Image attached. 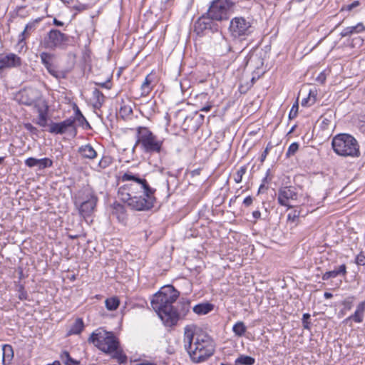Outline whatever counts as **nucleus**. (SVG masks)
Here are the masks:
<instances>
[{
	"instance_id": "cd10ccee",
	"label": "nucleus",
	"mask_w": 365,
	"mask_h": 365,
	"mask_svg": "<svg viewBox=\"0 0 365 365\" xmlns=\"http://www.w3.org/2000/svg\"><path fill=\"white\" fill-rule=\"evenodd\" d=\"M126 210L124 205L115 202L113 205V214L115 215L119 221L123 222L126 219Z\"/></svg>"
},
{
	"instance_id": "4468645a",
	"label": "nucleus",
	"mask_w": 365,
	"mask_h": 365,
	"mask_svg": "<svg viewBox=\"0 0 365 365\" xmlns=\"http://www.w3.org/2000/svg\"><path fill=\"white\" fill-rule=\"evenodd\" d=\"M161 319L163 324L167 327H173L179 322L177 309L175 306H168L160 309H154Z\"/></svg>"
},
{
	"instance_id": "412c9836",
	"label": "nucleus",
	"mask_w": 365,
	"mask_h": 365,
	"mask_svg": "<svg viewBox=\"0 0 365 365\" xmlns=\"http://www.w3.org/2000/svg\"><path fill=\"white\" fill-rule=\"evenodd\" d=\"M175 308L177 309L178 320L185 319L191 308L190 301L189 299L182 298L178 303Z\"/></svg>"
},
{
	"instance_id": "72a5a7b5",
	"label": "nucleus",
	"mask_w": 365,
	"mask_h": 365,
	"mask_svg": "<svg viewBox=\"0 0 365 365\" xmlns=\"http://www.w3.org/2000/svg\"><path fill=\"white\" fill-rule=\"evenodd\" d=\"M232 331L237 336H242L247 331V327L242 322H237L232 327Z\"/></svg>"
},
{
	"instance_id": "7c9ffc66",
	"label": "nucleus",
	"mask_w": 365,
	"mask_h": 365,
	"mask_svg": "<svg viewBox=\"0 0 365 365\" xmlns=\"http://www.w3.org/2000/svg\"><path fill=\"white\" fill-rule=\"evenodd\" d=\"M75 115L76 116L71 118H75V122L78 121L79 125L84 127L86 125V128H91L89 123L87 121L86 118L83 116L81 110H79L77 106H75L74 108Z\"/></svg>"
},
{
	"instance_id": "864d4df0",
	"label": "nucleus",
	"mask_w": 365,
	"mask_h": 365,
	"mask_svg": "<svg viewBox=\"0 0 365 365\" xmlns=\"http://www.w3.org/2000/svg\"><path fill=\"white\" fill-rule=\"evenodd\" d=\"M355 262L357 265L365 266V255L361 252L355 259Z\"/></svg>"
},
{
	"instance_id": "de8ad7c7",
	"label": "nucleus",
	"mask_w": 365,
	"mask_h": 365,
	"mask_svg": "<svg viewBox=\"0 0 365 365\" xmlns=\"http://www.w3.org/2000/svg\"><path fill=\"white\" fill-rule=\"evenodd\" d=\"M312 93H314V92L312 91V90H310L308 97L302 100V105L303 106H310L315 103V98H312Z\"/></svg>"
},
{
	"instance_id": "423d86ee",
	"label": "nucleus",
	"mask_w": 365,
	"mask_h": 365,
	"mask_svg": "<svg viewBox=\"0 0 365 365\" xmlns=\"http://www.w3.org/2000/svg\"><path fill=\"white\" fill-rule=\"evenodd\" d=\"M98 200V197L93 190L85 189L78 193L74 203L78 207L80 215L86 219L94 212Z\"/></svg>"
},
{
	"instance_id": "f8f14e48",
	"label": "nucleus",
	"mask_w": 365,
	"mask_h": 365,
	"mask_svg": "<svg viewBox=\"0 0 365 365\" xmlns=\"http://www.w3.org/2000/svg\"><path fill=\"white\" fill-rule=\"evenodd\" d=\"M210 46L214 52L219 56H225L232 51V47L227 38L220 30L213 34L210 38Z\"/></svg>"
},
{
	"instance_id": "c9c22d12",
	"label": "nucleus",
	"mask_w": 365,
	"mask_h": 365,
	"mask_svg": "<svg viewBox=\"0 0 365 365\" xmlns=\"http://www.w3.org/2000/svg\"><path fill=\"white\" fill-rule=\"evenodd\" d=\"M204 119V115L199 114L197 112L194 113L191 115L186 116V120L187 121H195V123L197 124L198 128H200L202 125Z\"/></svg>"
},
{
	"instance_id": "a211bd4d",
	"label": "nucleus",
	"mask_w": 365,
	"mask_h": 365,
	"mask_svg": "<svg viewBox=\"0 0 365 365\" xmlns=\"http://www.w3.org/2000/svg\"><path fill=\"white\" fill-rule=\"evenodd\" d=\"M75 118H68L60 123H52L49 125L48 132L53 134H64L69 128H73L75 134L76 129L75 128Z\"/></svg>"
},
{
	"instance_id": "c03bdc74",
	"label": "nucleus",
	"mask_w": 365,
	"mask_h": 365,
	"mask_svg": "<svg viewBox=\"0 0 365 365\" xmlns=\"http://www.w3.org/2000/svg\"><path fill=\"white\" fill-rule=\"evenodd\" d=\"M18 298L20 300H27L29 298L27 292L25 290L24 286L22 284H19L18 286Z\"/></svg>"
},
{
	"instance_id": "69168bd1",
	"label": "nucleus",
	"mask_w": 365,
	"mask_h": 365,
	"mask_svg": "<svg viewBox=\"0 0 365 365\" xmlns=\"http://www.w3.org/2000/svg\"><path fill=\"white\" fill-rule=\"evenodd\" d=\"M325 80H326V76L323 72L320 73L319 75L317 78V81L321 83H324Z\"/></svg>"
},
{
	"instance_id": "3c124183",
	"label": "nucleus",
	"mask_w": 365,
	"mask_h": 365,
	"mask_svg": "<svg viewBox=\"0 0 365 365\" xmlns=\"http://www.w3.org/2000/svg\"><path fill=\"white\" fill-rule=\"evenodd\" d=\"M24 127L26 130H28L32 135H38V130L36 127H34L31 123H24Z\"/></svg>"
},
{
	"instance_id": "0eeeda50",
	"label": "nucleus",
	"mask_w": 365,
	"mask_h": 365,
	"mask_svg": "<svg viewBox=\"0 0 365 365\" xmlns=\"http://www.w3.org/2000/svg\"><path fill=\"white\" fill-rule=\"evenodd\" d=\"M179 296L180 292L173 285L163 286L153 295L151 306L153 309H160L164 306H172Z\"/></svg>"
},
{
	"instance_id": "13d9d810",
	"label": "nucleus",
	"mask_w": 365,
	"mask_h": 365,
	"mask_svg": "<svg viewBox=\"0 0 365 365\" xmlns=\"http://www.w3.org/2000/svg\"><path fill=\"white\" fill-rule=\"evenodd\" d=\"M133 113L132 108L130 106H122L120 108V114L123 116L128 115Z\"/></svg>"
},
{
	"instance_id": "ddd939ff",
	"label": "nucleus",
	"mask_w": 365,
	"mask_h": 365,
	"mask_svg": "<svg viewBox=\"0 0 365 365\" xmlns=\"http://www.w3.org/2000/svg\"><path fill=\"white\" fill-rule=\"evenodd\" d=\"M40 59L41 63L44 66L47 71L53 77L56 79L66 78L67 76V71L63 70H58L53 63L55 58L53 53L48 52H42L40 53Z\"/></svg>"
},
{
	"instance_id": "a878e982",
	"label": "nucleus",
	"mask_w": 365,
	"mask_h": 365,
	"mask_svg": "<svg viewBox=\"0 0 365 365\" xmlns=\"http://www.w3.org/2000/svg\"><path fill=\"white\" fill-rule=\"evenodd\" d=\"M213 304L210 303H201L195 305L192 310L197 315H204L210 312L213 309Z\"/></svg>"
},
{
	"instance_id": "6ab92c4d",
	"label": "nucleus",
	"mask_w": 365,
	"mask_h": 365,
	"mask_svg": "<svg viewBox=\"0 0 365 365\" xmlns=\"http://www.w3.org/2000/svg\"><path fill=\"white\" fill-rule=\"evenodd\" d=\"M196 328L197 327L195 324H188L184 328L183 343L186 351L190 349L194 344L193 340H195L197 335L195 334Z\"/></svg>"
},
{
	"instance_id": "0e129e2a",
	"label": "nucleus",
	"mask_w": 365,
	"mask_h": 365,
	"mask_svg": "<svg viewBox=\"0 0 365 365\" xmlns=\"http://www.w3.org/2000/svg\"><path fill=\"white\" fill-rule=\"evenodd\" d=\"M253 202V199L251 196H247V197L245 198L244 201H243V204L245 205V206L246 207H249L252 205Z\"/></svg>"
},
{
	"instance_id": "338daca9",
	"label": "nucleus",
	"mask_w": 365,
	"mask_h": 365,
	"mask_svg": "<svg viewBox=\"0 0 365 365\" xmlns=\"http://www.w3.org/2000/svg\"><path fill=\"white\" fill-rule=\"evenodd\" d=\"M171 0H162V6L160 7L161 9H167V8L170 6Z\"/></svg>"
},
{
	"instance_id": "bb28decb",
	"label": "nucleus",
	"mask_w": 365,
	"mask_h": 365,
	"mask_svg": "<svg viewBox=\"0 0 365 365\" xmlns=\"http://www.w3.org/2000/svg\"><path fill=\"white\" fill-rule=\"evenodd\" d=\"M151 83H152V75L148 74L146 76L144 81L143 82V83L140 86V90H141L140 96L145 97L150 94V93L153 90V86H151Z\"/></svg>"
},
{
	"instance_id": "9b49d317",
	"label": "nucleus",
	"mask_w": 365,
	"mask_h": 365,
	"mask_svg": "<svg viewBox=\"0 0 365 365\" xmlns=\"http://www.w3.org/2000/svg\"><path fill=\"white\" fill-rule=\"evenodd\" d=\"M215 19H212L210 15L207 14V12L200 16L193 24V31L197 36L202 37L210 33L214 34L218 31L219 25L215 22Z\"/></svg>"
},
{
	"instance_id": "4be33fe9",
	"label": "nucleus",
	"mask_w": 365,
	"mask_h": 365,
	"mask_svg": "<svg viewBox=\"0 0 365 365\" xmlns=\"http://www.w3.org/2000/svg\"><path fill=\"white\" fill-rule=\"evenodd\" d=\"M41 21V18H38L35 20H33L30 22H29L25 28L24 30L19 34V43H21L27 38L36 29L37 24Z\"/></svg>"
},
{
	"instance_id": "e433bc0d",
	"label": "nucleus",
	"mask_w": 365,
	"mask_h": 365,
	"mask_svg": "<svg viewBox=\"0 0 365 365\" xmlns=\"http://www.w3.org/2000/svg\"><path fill=\"white\" fill-rule=\"evenodd\" d=\"M106 307L108 310L113 311L117 309L120 302L117 297L108 298L106 300Z\"/></svg>"
},
{
	"instance_id": "6e6552de",
	"label": "nucleus",
	"mask_w": 365,
	"mask_h": 365,
	"mask_svg": "<svg viewBox=\"0 0 365 365\" xmlns=\"http://www.w3.org/2000/svg\"><path fill=\"white\" fill-rule=\"evenodd\" d=\"M69 36L58 29H51L40 42L43 48L55 50L67 46Z\"/></svg>"
},
{
	"instance_id": "f704fd0d",
	"label": "nucleus",
	"mask_w": 365,
	"mask_h": 365,
	"mask_svg": "<svg viewBox=\"0 0 365 365\" xmlns=\"http://www.w3.org/2000/svg\"><path fill=\"white\" fill-rule=\"evenodd\" d=\"M204 119V115L199 114L197 112L194 113L191 115L186 116V120L187 121H195V123L197 124L198 128H200L202 125Z\"/></svg>"
},
{
	"instance_id": "79ce46f5",
	"label": "nucleus",
	"mask_w": 365,
	"mask_h": 365,
	"mask_svg": "<svg viewBox=\"0 0 365 365\" xmlns=\"http://www.w3.org/2000/svg\"><path fill=\"white\" fill-rule=\"evenodd\" d=\"M364 315L356 311L354 312L353 314L347 317L344 322H348L350 320H353L356 323H361L363 322Z\"/></svg>"
},
{
	"instance_id": "f257e3e1",
	"label": "nucleus",
	"mask_w": 365,
	"mask_h": 365,
	"mask_svg": "<svg viewBox=\"0 0 365 365\" xmlns=\"http://www.w3.org/2000/svg\"><path fill=\"white\" fill-rule=\"evenodd\" d=\"M120 180L131 182L119 187L118 196L121 201L137 211H148L153 207L156 190L151 187L145 178L128 171L120 177Z\"/></svg>"
},
{
	"instance_id": "ea45409f",
	"label": "nucleus",
	"mask_w": 365,
	"mask_h": 365,
	"mask_svg": "<svg viewBox=\"0 0 365 365\" xmlns=\"http://www.w3.org/2000/svg\"><path fill=\"white\" fill-rule=\"evenodd\" d=\"M112 163V158L110 156H103L98 164V171L108 168Z\"/></svg>"
},
{
	"instance_id": "a18cd8bd",
	"label": "nucleus",
	"mask_w": 365,
	"mask_h": 365,
	"mask_svg": "<svg viewBox=\"0 0 365 365\" xmlns=\"http://www.w3.org/2000/svg\"><path fill=\"white\" fill-rule=\"evenodd\" d=\"M299 145L297 143H292L287 149L286 156L289 158L294 155L299 150Z\"/></svg>"
},
{
	"instance_id": "f3484780",
	"label": "nucleus",
	"mask_w": 365,
	"mask_h": 365,
	"mask_svg": "<svg viewBox=\"0 0 365 365\" xmlns=\"http://www.w3.org/2000/svg\"><path fill=\"white\" fill-rule=\"evenodd\" d=\"M21 64V58L14 53L0 54V71L5 68L20 67Z\"/></svg>"
},
{
	"instance_id": "473e14b6",
	"label": "nucleus",
	"mask_w": 365,
	"mask_h": 365,
	"mask_svg": "<svg viewBox=\"0 0 365 365\" xmlns=\"http://www.w3.org/2000/svg\"><path fill=\"white\" fill-rule=\"evenodd\" d=\"M235 361L237 365H253L255 359L250 356L242 354L235 359Z\"/></svg>"
},
{
	"instance_id": "e2e57ef3",
	"label": "nucleus",
	"mask_w": 365,
	"mask_h": 365,
	"mask_svg": "<svg viewBox=\"0 0 365 365\" xmlns=\"http://www.w3.org/2000/svg\"><path fill=\"white\" fill-rule=\"evenodd\" d=\"M269 145H267V148H265V150L263 151V153H262V155L260 156V161L262 163L264 162V160L266 159L267 155L269 153Z\"/></svg>"
},
{
	"instance_id": "bf43d9fd",
	"label": "nucleus",
	"mask_w": 365,
	"mask_h": 365,
	"mask_svg": "<svg viewBox=\"0 0 365 365\" xmlns=\"http://www.w3.org/2000/svg\"><path fill=\"white\" fill-rule=\"evenodd\" d=\"M96 86H98L101 88H106V89H110L111 88V83L110 80H108L105 82H95L94 83Z\"/></svg>"
},
{
	"instance_id": "aec40b11",
	"label": "nucleus",
	"mask_w": 365,
	"mask_h": 365,
	"mask_svg": "<svg viewBox=\"0 0 365 365\" xmlns=\"http://www.w3.org/2000/svg\"><path fill=\"white\" fill-rule=\"evenodd\" d=\"M347 267L345 264H341L338 267H335L334 269L327 271L322 276V279L327 281L329 279L336 278L339 276L345 277L347 274Z\"/></svg>"
},
{
	"instance_id": "39448f33",
	"label": "nucleus",
	"mask_w": 365,
	"mask_h": 365,
	"mask_svg": "<svg viewBox=\"0 0 365 365\" xmlns=\"http://www.w3.org/2000/svg\"><path fill=\"white\" fill-rule=\"evenodd\" d=\"M334 153L342 157L358 158L360 156L359 145L356 138L350 134L339 133L331 140Z\"/></svg>"
},
{
	"instance_id": "b1692460",
	"label": "nucleus",
	"mask_w": 365,
	"mask_h": 365,
	"mask_svg": "<svg viewBox=\"0 0 365 365\" xmlns=\"http://www.w3.org/2000/svg\"><path fill=\"white\" fill-rule=\"evenodd\" d=\"M2 363L4 365L9 364L14 357L13 348L9 344H4L2 347Z\"/></svg>"
},
{
	"instance_id": "2eb2a0df",
	"label": "nucleus",
	"mask_w": 365,
	"mask_h": 365,
	"mask_svg": "<svg viewBox=\"0 0 365 365\" xmlns=\"http://www.w3.org/2000/svg\"><path fill=\"white\" fill-rule=\"evenodd\" d=\"M298 198V193L297 188L293 186L282 187L278 190L277 201L278 203L288 209L292 208L293 206L290 204L291 201L297 200Z\"/></svg>"
},
{
	"instance_id": "7ed1b4c3",
	"label": "nucleus",
	"mask_w": 365,
	"mask_h": 365,
	"mask_svg": "<svg viewBox=\"0 0 365 365\" xmlns=\"http://www.w3.org/2000/svg\"><path fill=\"white\" fill-rule=\"evenodd\" d=\"M215 350V344L212 339L205 333H200L197 334L192 346L187 352L193 363L200 364L211 357Z\"/></svg>"
},
{
	"instance_id": "4c0bfd02",
	"label": "nucleus",
	"mask_w": 365,
	"mask_h": 365,
	"mask_svg": "<svg viewBox=\"0 0 365 365\" xmlns=\"http://www.w3.org/2000/svg\"><path fill=\"white\" fill-rule=\"evenodd\" d=\"M53 160L48 158L38 159V169L41 170L45 168H51L53 166Z\"/></svg>"
},
{
	"instance_id": "774afa93",
	"label": "nucleus",
	"mask_w": 365,
	"mask_h": 365,
	"mask_svg": "<svg viewBox=\"0 0 365 365\" xmlns=\"http://www.w3.org/2000/svg\"><path fill=\"white\" fill-rule=\"evenodd\" d=\"M48 107L47 105H44V107H38L37 108V110H38V115L40 113H44V112H47L48 113Z\"/></svg>"
},
{
	"instance_id": "393cba45",
	"label": "nucleus",
	"mask_w": 365,
	"mask_h": 365,
	"mask_svg": "<svg viewBox=\"0 0 365 365\" xmlns=\"http://www.w3.org/2000/svg\"><path fill=\"white\" fill-rule=\"evenodd\" d=\"M364 26L361 23L357 24L356 26H348L345 28L340 34L341 37L351 36L354 34H358L364 30Z\"/></svg>"
},
{
	"instance_id": "1a4fd4ad",
	"label": "nucleus",
	"mask_w": 365,
	"mask_h": 365,
	"mask_svg": "<svg viewBox=\"0 0 365 365\" xmlns=\"http://www.w3.org/2000/svg\"><path fill=\"white\" fill-rule=\"evenodd\" d=\"M234 3L231 0H212L207 14L217 21L227 20Z\"/></svg>"
},
{
	"instance_id": "37998d69",
	"label": "nucleus",
	"mask_w": 365,
	"mask_h": 365,
	"mask_svg": "<svg viewBox=\"0 0 365 365\" xmlns=\"http://www.w3.org/2000/svg\"><path fill=\"white\" fill-rule=\"evenodd\" d=\"M247 168L245 166L241 167L236 173L235 175V182L236 183H240L242 182V176L245 174Z\"/></svg>"
},
{
	"instance_id": "c85d7f7f",
	"label": "nucleus",
	"mask_w": 365,
	"mask_h": 365,
	"mask_svg": "<svg viewBox=\"0 0 365 365\" xmlns=\"http://www.w3.org/2000/svg\"><path fill=\"white\" fill-rule=\"evenodd\" d=\"M93 98L94 100L93 106L96 108H100L105 101V96L98 88L93 91Z\"/></svg>"
},
{
	"instance_id": "4d7b16f0",
	"label": "nucleus",
	"mask_w": 365,
	"mask_h": 365,
	"mask_svg": "<svg viewBox=\"0 0 365 365\" xmlns=\"http://www.w3.org/2000/svg\"><path fill=\"white\" fill-rule=\"evenodd\" d=\"M359 5H360L359 1H354L351 4L343 6L341 10V11H344V10L351 11L353 9L359 6Z\"/></svg>"
},
{
	"instance_id": "20e7f679",
	"label": "nucleus",
	"mask_w": 365,
	"mask_h": 365,
	"mask_svg": "<svg viewBox=\"0 0 365 365\" xmlns=\"http://www.w3.org/2000/svg\"><path fill=\"white\" fill-rule=\"evenodd\" d=\"M135 143L134 150L138 146L146 154L160 153L163 140L155 135L148 127L138 126L135 128Z\"/></svg>"
},
{
	"instance_id": "052dcab7",
	"label": "nucleus",
	"mask_w": 365,
	"mask_h": 365,
	"mask_svg": "<svg viewBox=\"0 0 365 365\" xmlns=\"http://www.w3.org/2000/svg\"><path fill=\"white\" fill-rule=\"evenodd\" d=\"M356 311L364 315L365 312V301L360 302L357 305Z\"/></svg>"
},
{
	"instance_id": "603ef678",
	"label": "nucleus",
	"mask_w": 365,
	"mask_h": 365,
	"mask_svg": "<svg viewBox=\"0 0 365 365\" xmlns=\"http://www.w3.org/2000/svg\"><path fill=\"white\" fill-rule=\"evenodd\" d=\"M310 314L308 313H305L302 316V324L303 327L305 329H310V322L309 319H310Z\"/></svg>"
},
{
	"instance_id": "5701e85b",
	"label": "nucleus",
	"mask_w": 365,
	"mask_h": 365,
	"mask_svg": "<svg viewBox=\"0 0 365 365\" xmlns=\"http://www.w3.org/2000/svg\"><path fill=\"white\" fill-rule=\"evenodd\" d=\"M78 153L83 158L88 159H93L97 155L96 151L90 144L81 146L78 148Z\"/></svg>"
},
{
	"instance_id": "58836bf2",
	"label": "nucleus",
	"mask_w": 365,
	"mask_h": 365,
	"mask_svg": "<svg viewBox=\"0 0 365 365\" xmlns=\"http://www.w3.org/2000/svg\"><path fill=\"white\" fill-rule=\"evenodd\" d=\"M184 129L187 131H191L192 133H195L198 129L197 124L195 123V121H187L186 120V117L185 118L183 125Z\"/></svg>"
},
{
	"instance_id": "c756f323",
	"label": "nucleus",
	"mask_w": 365,
	"mask_h": 365,
	"mask_svg": "<svg viewBox=\"0 0 365 365\" xmlns=\"http://www.w3.org/2000/svg\"><path fill=\"white\" fill-rule=\"evenodd\" d=\"M84 323L81 318H77L71 327L68 334H79L83 330Z\"/></svg>"
},
{
	"instance_id": "09e8293b",
	"label": "nucleus",
	"mask_w": 365,
	"mask_h": 365,
	"mask_svg": "<svg viewBox=\"0 0 365 365\" xmlns=\"http://www.w3.org/2000/svg\"><path fill=\"white\" fill-rule=\"evenodd\" d=\"M300 212L297 210L291 211L287 215V221L290 222H296L299 217Z\"/></svg>"
},
{
	"instance_id": "dca6fc26",
	"label": "nucleus",
	"mask_w": 365,
	"mask_h": 365,
	"mask_svg": "<svg viewBox=\"0 0 365 365\" xmlns=\"http://www.w3.org/2000/svg\"><path fill=\"white\" fill-rule=\"evenodd\" d=\"M39 93L37 89L26 88L21 90L16 95L18 101L26 106H31L38 98Z\"/></svg>"
},
{
	"instance_id": "5fc2aeb1",
	"label": "nucleus",
	"mask_w": 365,
	"mask_h": 365,
	"mask_svg": "<svg viewBox=\"0 0 365 365\" xmlns=\"http://www.w3.org/2000/svg\"><path fill=\"white\" fill-rule=\"evenodd\" d=\"M298 108H299V106H298V103L297 102L291 108V110H290L289 113V119H293L295 117H297V113H298Z\"/></svg>"
},
{
	"instance_id": "f03ea898",
	"label": "nucleus",
	"mask_w": 365,
	"mask_h": 365,
	"mask_svg": "<svg viewBox=\"0 0 365 365\" xmlns=\"http://www.w3.org/2000/svg\"><path fill=\"white\" fill-rule=\"evenodd\" d=\"M95 346L103 352L110 355L119 364H125L128 357L120 346V342L114 334L101 328L93 331L88 339Z\"/></svg>"
},
{
	"instance_id": "2f4dec72",
	"label": "nucleus",
	"mask_w": 365,
	"mask_h": 365,
	"mask_svg": "<svg viewBox=\"0 0 365 365\" xmlns=\"http://www.w3.org/2000/svg\"><path fill=\"white\" fill-rule=\"evenodd\" d=\"M60 359L64 365H79L80 361L71 358L70 354L67 351H63L60 355Z\"/></svg>"
},
{
	"instance_id": "680f3d73",
	"label": "nucleus",
	"mask_w": 365,
	"mask_h": 365,
	"mask_svg": "<svg viewBox=\"0 0 365 365\" xmlns=\"http://www.w3.org/2000/svg\"><path fill=\"white\" fill-rule=\"evenodd\" d=\"M212 107V103L211 102H207L206 106H202V108H200V110L202 111V112H207V111L210 110Z\"/></svg>"
},
{
	"instance_id": "a19ab883",
	"label": "nucleus",
	"mask_w": 365,
	"mask_h": 365,
	"mask_svg": "<svg viewBox=\"0 0 365 365\" xmlns=\"http://www.w3.org/2000/svg\"><path fill=\"white\" fill-rule=\"evenodd\" d=\"M48 121V113H40L35 123L41 127H46Z\"/></svg>"
},
{
	"instance_id": "49530a36",
	"label": "nucleus",
	"mask_w": 365,
	"mask_h": 365,
	"mask_svg": "<svg viewBox=\"0 0 365 365\" xmlns=\"http://www.w3.org/2000/svg\"><path fill=\"white\" fill-rule=\"evenodd\" d=\"M88 9H89V6L88 4H82L80 2H77L72 7L73 10L76 11V13L75 14H76L77 13H79V12H82L83 11H86Z\"/></svg>"
},
{
	"instance_id": "8fccbe9b",
	"label": "nucleus",
	"mask_w": 365,
	"mask_h": 365,
	"mask_svg": "<svg viewBox=\"0 0 365 365\" xmlns=\"http://www.w3.org/2000/svg\"><path fill=\"white\" fill-rule=\"evenodd\" d=\"M38 159L30 157L25 160L24 163L29 168L38 167Z\"/></svg>"
},
{
	"instance_id": "9d476101",
	"label": "nucleus",
	"mask_w": 365,
	"mask_h": 365,
	"mask_svg": "<svg viewBox=\"0 0 365 365\" xmlns=\"http://www.w3.org/2000/svg\"><path fill=\"white\" fill-rule=\"evenodd\" d=\"M229 32L234 38L245 39L254 30L252 23L245 18L239 16L233 18L230 23Z\"/></svg>"
},
{
	"instance_id": "6e6d98bb",
	"label": "nucleus",
	"mask_w": 365,
	"mask_h": 365,
	"mask_svg": "<svg viewBox=\"0 0 365 365\" xmlns=\"http://www.w3.org/2000/svg\"><path fill=\"white\" fill-rule=\"evenodd\" d=\"M354 299V297H350L345 299L342 302V304L344 305V308L348 310H350L352 307Z\"/></svg>"
}]
</instances>
